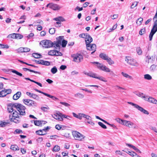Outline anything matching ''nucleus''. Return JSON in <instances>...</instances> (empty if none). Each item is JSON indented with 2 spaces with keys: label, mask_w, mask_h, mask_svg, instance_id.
<instances>
[{
  "label": "nucleus",
  "mask_w": 157,
  "mask_h": 157,
  "mask_svg": "<svg viewBox=\"0 0 157 157\" xmlns=\"http://www.w3.org/2000/svg\"><path fill=\"white\" fill-rule=\"evenodd\" d=\"M145 29H142L140 30L139 32V34L142 35L143 34H144L145 33Z\"/></svg>",
  "instance_id": "6e6d98bb"
},
{
  "label": "nucleus",
  "mask_w": 157,
  "mask_h": 157,
  "mask_svg": "<svg viewBox=\"0 0 157 157\" xmlns=\"http://www.w3.org/2000/svg\"><path fill=\"white\" fill-rule=\"evenodd\" d=\"M155 59V58L153 56L148 55L146 57L145 61L148 64H151Z\"/></svg>",
  "instance_id": "2eb2a0df"
},
{
  "label": "nucleus",
  "mask_w": 157,
  "mask_h": 157,
  "mask_svg": "<svg viewBox=\"0 0 157 157\" xmlns=\"http://www.w3.org/2000/svg\"><path fill=\"white\" fill-rule=\"evenodd\" d=\"M53 20L57 21H65L64 19L62 17H58L54 18Z\"/></svg>",
  "instance_id": "c85d7f7f"
},
{
  "label": "nucleus",
  "mask_w": 157,
  "mask_h": 157,
  "mask_svg": "<svg viewBox=\"0 0 157 157\" xmlns=\"http://www.w3.org/2000/svg\"><path fill=\"white\" fill-rule=\"evenodd\" d=\"M144 78L145 79L148 80H151L152 78L151 76L149 74H146L144 75Z\"/></svg>",
  "instance_id": "79ce46f5"
},
{
  "label": "nucleus",
  "mask_w": 157,
  "mask_h": 157,
  "mask_svg": "<svg viewBox=\"0 0 157 157\" xmlns=\"http://www.w3.org/2000/svg\"><path fill=\"white\" fill-rule=\"evenodd\" d=\"M93 39L88 34L85 39V41L86 45H88V44L92 41Z\"/></svg>",
  "instance_id": "6ab92c4d"
},
{
  "label": "nucleus",
  "mask_w": 157,
  "mask_h": 157,
  "mask_svg": "<svg viewBox=\"0 0 157 157\" xmlns=\"http://www.w3.org/2000/svg\"><path fill=\"white\" fill-rule=\"evenodd\" d=\"M99 57L102 59L106 60L110 65L114 64V62L107 55L104 53H101L100 54Z\"/></svg>",
  "instance_id": "39448f33"
},
{
  "label": "nucleus",
  "mask_w": 157,
  "mask_h": 157,
  "mask_svg": "<svg viewBox=\"0 0 157 157\" xmlns=\"http://www.w3.org/2000/svg\"><path fill=\"white\" fill-rule=\"evenodd\" d=\"M55 32V29L54 28H51L49 29V33L51 34H54Z\"/></svg>",
  "instance_id": "3c124183"
},
{
  "label": "nucleus",
  "mask_w": 157,
  "mask_h": 157,
  "mask_svg": "<svg viewBox=\"0 0 157 157\" xmlns=\"http://www.w3.org/2000/svg\"><path fill=\"white\" fill-rule=\"evenodd\" d=\"M128 127L130 128H137L138 127L133 123L128 121Z\"/></svg>",
  "instance_id": "a878e982"
},
{
  "label": "nucleus",
  "mask_w": 157,
  "mask_h": 157,
  "mask_svg": "<svg viewBox=\"0 0 157 157\" xmlns=\"http://www.w3.org/2000/svg\"><path fill=\"white\" fill-rule=\"evenodd\" d=\"M148 101L154 104H157V100L151 97H149V99H148Z\"/></svg>",
  "instance_id": "393cba45"
},
{
  "label": "nucleus",
  "mask_w": 157,
  "mask_h": 157,
  "mask_svg": "<svg viewBox=\"0 0 157 157\" xmlns=\"http://www.w3.org/2000/svg\"><path fill=\"white\" fill-rule=\"evenodd\" d=\"M0 46L2 48H9V46L7 44L4 45L2 44H0Z\"/></svg>",
  "instance_id": "052dcab7"
},
{
  "label": "nucleus",
  "mask_w": 157,
  "mask_h": 157,
  "mask_svg": "<svg viewBox=\"0 0 157 157\" xmlns=\"http://www.w3.org/2000/svg\"><path fill=\"white\" fill-rule=\"evenodd\" d=\"M38 92L41 93V94H44L45 96H47L50 98H52L54 100H55L56 99H58V98H57L49 94H48L47 93L43 92L39 90V92Z\"/></svg>",
  "instance_id": "4be33fe9"
},
{
  "label": "nucleus",
  "mask_w": 157,
  "mask_h": 157,
  "mask_svg": "<svg viewBox=\"0 0 157 157\" xmlns=\"http://www.w3.org/2000/svg\"><path fill=\"white\" fill-rule=\"evenodd\" d=\"M23 101L25 104L29 106H31L33 105H35L36 104V102L30 99H24Z\"/></svg>",
  "instance_id": "4468645a"
},
{
  "label": "nucleus",
  "mask_w": 157,
  "mask_h": 157,
  "mask_svg": "<svg viewBox=\"0 0 157 157\" xmlns=\"http://www.w3.org/2000/svg\"><path fill=\"white\" fill-rule=\"evenodd\" d=\"M15 133L18 134L21 133H22V131L20 129H16L14 133Z\"/></svg>",
  "instance_id": "e2e57ef3"
},
{
  "label": "nucleus",
  "mask_w": 157,
  "mask_h": 157,
  "mask_svg": "<svg viewBox=\"0 0 157 157\" xmlns=\"http://www.w3.org/2000/svg\"><path fill=\"white\" fill-rule=\"evenodd\" d=\"M138 3V2H134L131 6V8L132 9L134 8L135 7H136L137 6Z\"/></svg>",
  "instance_id": "4d7b16f0"
},
{
  "label": "nucleus",
  "mask_w": 157,
  "mask_h": 157,
  "mask_svg": "<svg viewBox=\"0 0 157 157\" xmlns=\"http://www.w3.org/2000/svg\"><path fill=\"white\" fill-rule=\"evenodd\" d=\"M47 7H49L53 10H59L61 7L58 5L53 3H49L47 5Z\"/></svg>",
  "instance_id": "ddd939ff"
},
{
  "label": "nucleus",
  "mask_w": 157,
  "mask_h": 157,
  "mask_svg": "<svg viewBox=\"0 0 157 157\" xmlns=\"http://www.w3.org/2000/svg\"><path fill=\"white\" fill-rule=\"evenodd\" d=\"M143 21V18L140 17L136 20V23L138 25H140L141 24Z\"/></svg>",
  "instance_id": "72a5a7b5"
},
{
  "label": "nucleus",
  "mask_w": 157,
  "mask_h": 157,
  "mask_svg": "<svg viewBox=\"0 0 157 157\" xmlns=\"http://www.w3.org/2000/svg\"><path fill=\"white\" fill-rule=\"evenodd\" d=\"M23 69L24 71H29L30 72H34L35 73H39V72H38L36 71H34L33 70L29 69L26 68H23Z\"/></svg>",
  "instance_id": "58836bf2"
},
{
  "label": "nucleus",
  "mask_w": 157,
  "mask_h": 157,
  "mask_svg": "<svg viewBox=\"0 0 157 157\" xmlns=\"http://www.w3.org/2000/svg\"><path fill=\"white\" fill-rule=\"evenodd\" d=\"M102 71L107 72H111L112 73H113V72L110 70V69L105 65L104 66Z\"/></svg>",
  "instance_id": "cd10ccee"
},
{
  "label": "nucleus",
  "mask_w": 157,
  "mask_h": 157,
  "mask_svg": "<svg viewBox=\"0 0 157 157\" xmlns=\"http://www.w3.org/2000/svg\"><path fill=\"white\" fill-rule=\"evenodd\" d=\"M83 118H86V120H91V118L90 116L84 114Z\"/></svg>",
  "instance_id": "49530a36"
},
{
  "label": "nucleus",
  "mask_w": 157,
  "mask_h": 157,
  "mask_svg": "<svg viewBox=\"0 0 157 157\" xmlns=\"http://www.w3.org/2000/svg\"><path fill=\"white\" fill-rule=\"evenodd\" d=\"M136 52L139 55H141L142 53V51L140 47L137 48H136Z\"/></svg>",
  "instance_id": "c9c22d12"
},
{
  "label": "nucleus",
  "mask_w": 157,
  "mask_h": 157,
  "mask_svg": "<svg viewBox=\"0 0 157 157\" xmlns=\"http://www.w3.org/2000/svg\"><path fill=\"white\" fill-rule=\"evenodd\" d=\"M47 122L44 121H35L34 124L37 126H41L42 124H45Z\"/></svg>",
  "instance_id": "a211bd4d"
},
{
  "label": "nucleus",
  "mask_w": 157,
  "mask_h": 157,
  "mask_svg": "<svg viewBox=\"0 0 157 157\" xmlns=\"http://www.w3.org/2000/svg\"><path fill=\"white\" fill-rule=\"evenodd\" d=\"M40 44L42 45L43 47L48 48L52 47H53V43L51 41L48 40H45L41 41Z\"/></svg>",
  "instance_id": "423d86ee"
},
{
  "label": "nucleus",
  "mask_w": 157,
  "mask_h": 157,
  "mask_svg": "<svg viewBox=\"0 0 157 157\" xmlns=\"http://www.w3.org/2000/svg\"><path fill=\"white\" fill-rule=\"evenodd\" d=\"M62 113L59 111L55 113L54 114L52 115V117L59 121H62L63 120V118H62Z\"/></svg>",
  "instance_id": "9b49d317"
},
{
  "label": "nucleus",
  "mask_w": 157,
  "mask_h": 157,
  "mask_svg": "<svg viewBox=\"0 0 157 157\" xmlns=\"http://www.w3.org/2000/svg\"><path fill=\"white\" fill-rule=\"evenodd\" d=\"M157 31V19L154 22V25L151 32L149 35V40L151 41L152 39V37L154 34Z\"/></svg>",
  "instance_id": "0eeeda50"
},
{
  "label": "nucleus",
  "mask_w": 157,
  "mask_h": 157,
  "mask_svg": "<svg viewBox=\"0 0 157 157\" xmlns=\"http://www.w3.org/2000/svg\"><path fill=\"white\" fill-rule=\"evenodd\" d=\"M49 128L48 126H47L46 128H44L42 129H41V130L42 131V132L44 133V132H46L48 130Z\"/></svg>",
  "instance_id": "680f3d73"
},
{
  "label": "nucleus",
  "mask_w": 157,
  "mask_h": 157,
  "mask_svg": "<svg viewBox=\"0 0 157 157\" xmlns=\"http://www.w3.org/2000/svg\"><path fill=\"white\" fill-rule=\"evenodd\" d=\"M128 147L130 148H132L133 150L136 149V147H135L130 144H128Z\"/></svg>",
  "instance_id": "774afa93"
},
{
  "label": "nucleus",
  "mask_w": 157,
  "mask_h": 157,
  "mask_svg": "<svg viewBox=\"0 0 157 157\" xmlns=\"http://www.w3.org/2000/svg\"><path fill=\"white\" fill-rule=\"evenodd\" d=\"M21 92H17L16 94H14L13 96V99L14 100L18 99L21 96Z\"/></svg>",
  "instance_id": "b1692460"
},
{
  "label": "nucleus",
  "mask_w": 157,
  "mask_h": 157,
  "mask_svg": "<svg viewBox=\"0 0 157 157\" xmlns=\"http://www.w3.org/2000/svg\"><path fill=\"white\" fill-rule=\"evenodd\" d=\"M88 34L87 33H82L80 34L79 35V36L80 37L86 38V36H87Z\"/></svg>",
  "instance_id": "603ef678"
},
{
  "label": "nucleus",
  "mask_w": 157,
  "mask_h": 157,
  "mask_svg": "<svg viewBox=\"0 0 157 157\" xmlns=\"http://www.w3.org/2000/svg\"><path fill=\"white\" fill-rule=\"evenodd\" d=\"M32 97L33 99L38 101L40 99L39 97L37 95L34 94H33Z\"/></svg>",
  "instance_id": "ea45409f"
},
{
  "label": "nucleus",
  "mask_w": 157,
  "mask_h": 157,
  "mask_svg": "<svg viewBox=\"0 0 157 157\" xmlns=\"http://www.w3.org/2000/svg\"><path fill=\"white\" fill-rule=\"evenodd\" d=\"M7 123L5 122L0 121V126L1 127H4L5 126Z\"/></svg>",
  "instance_id": "8fccbe9b"
},
{
  "label": "nucleus",
  "mask_w": 157,
  "mask_h": 157,
  "mask_svg": "<svg viewBox=\"0 0 157 157\" xmlns=\"http://www.w3.org/2000/svg\"><path fill=\"white\" fill-rule=\"evenodd\" d=\"M61 128V126L59 124H57L55 126L56 128L58 130H60Z\"/></svg>",
  "instance_id": "69168bd1"
},
{
  "label": "nucleus",
  "mask_w": 157,
  "mask_h": 157,
  "mask_svg": "<svg viewBox=\"0 0 157 157\" xmlns=\"http://www.w3.org/2000/svg\"><path fill=\"white\" fill-rule=\"evenodd\" d=\"M37 63L43 65L48 66L50 65V63L47 61H44L43 60H40L36 62Z\"/></svg>",
  "instance_id": "f3484780"
},
{
  "label": "nucleus",
  "mask_w": 157,
  "mask_h": 157,
  "mask_svg": "<svg viewBox=\"0 0 157 157\" xmlns=\"http://www.w3.org/2000/svg\"><path fill=\"white\" fill-rule=\"evenodd\" d=\"M86 46L87 50L93 51L91 53V54H93L96 51V46L95 44H89L88 45H86Z\"/></svg>",
  "instance_id": "f8f14e48"
},
{
  "label": "nucleus",
  "mask_w": 157,
  "mask_h": 157,
  "mask_svg": "<svg viewBox=\"0 0 157 157\" xmlns=\"http://www.w3.org/2000/svg\"><path fill=\"white\" fill-rule=\"evenodd\" d=\"M60 103L66 107H68L70 106V105L69 104L65 102H60Z\"/></svg>",
  "instance_id": "13d9d810"
},
{
  "label": "nucleus",
  "mask_w": 157,
  "mask_h": 157,
  "mask_svg": "<svg viewBox=\"0 0 157 157\" xmlns=\"http://www.w3.org/2000/svg\"><path fill=\"white\" fill-rule=\"evenodd\" d=\"M51 71L52 74H55L57 71V69L56 67L55 66L51 69Z\"/></svg>",
  "instance_id": "4c0bfd02"
},
{
  "label": "nucleus",
  "mask_w": 157,
  "mask_h": 157,
  "mask_svg": "<svg viewBox=\"0 0 157 157\" xmlns=\"http://www.w3.org/2000/svg\"><path fill=\"white\" fill-rule=\"evenodd\" d=\"M72 114L74 117L78 118L80 120L82 119V118H83L84 115V113H79L77 114L74 113H73Z\"/></svg>",
  "instance_id": "aec40b11"
},
{
  "label": "nucleus",
  "mask_w": 157,
  "mask_h": 157,
  "mask_svg": "<svg viewBox=\"0 0 157 157\" xmlns=\"http://www.w3.org/2000/svg\"><path fill=\"white\" fill-rule=\"evenodd\" d=\"M91 63L93 64H97V67L98 68L102 71L104 66V65L102 64L99 63L98 62H91Z\"/></svg>",
  "instance_id": "412c9836"
},
{
  "label": "nucleus",
  "mask_w": 157,
  "mask_h": 157,
  "mask_svg": "<svg viewBox=\"0 0 157 157\" xmlns=\"http://www.w3.org/2000/svg\"><path fill=\"white\" fill-rule=\"evenodd\" d=\"M67 42V41L63 40L62 41V47H64L66 46Z\"/></svg>",
  "instance_id": "864d4df0"
},
{
  "label": "nucleus",
  "mask_w": 157,
  "mask_h": 157,
  "mask_svg": "<svg viewBox=\"0 0 157 157\" xmlns=\"http://www.w3.org/2000/svg\"><path fill=\"white\" fill-rule=\"evenodd\" d=\"M63 39V36H59L57 38V41L53 42V47L56 49H59Z\"/></svg>",
  "instance_id": "6e6552de"
},
{
  "label": "nucleus",
  "mask_w": 157,
  "mask_h": 157,
  "mask_svg": "<svg viewBox=\"0 0 157 157\" xmlns=\"http://www.w3.org/2000/svg\"><path fill=\"white\" fill-rule=\"evenodd\" d=\"M23 37V36L19 34L16 33V39H21Z\"/></svg>",
  "instance_id": "a18cd8bd"
},
{
  "label": "nucleus",
  "mask_w": 157,
  "mask_h": 157,
  "mask_svg": "<svg viewBox=\"0 0 157 157\" xmlns=\"http://www.w3.org/2000/svg\"><path fill=\"white\" fill-rule=\"evenodd\" d=\"M38 92L41 93V94H44L45 96H47L50 98H52L54 100H55L56 99H58V98H57L49 94H48L47 93L43 92L39 90V92Z\"/></svg>",
  "instance_id": "5701e85b"
},
{
  "label": "nucleus",
  "mask_w": 157,
  "mask_h": 157,
  "mask_svg": "<svg viewBox=\"0 0 157 157\" xmlns=\"http://www.w3.org/2000/svg\"><path fill=\"white\" fill-rule=\"evenodd\" d=\"M10 149L14 151H18L19 150L18 147L16 145H11L10 147Z\"/></svg>",
  "instance_id": "7c9ffc66"
},
{
  "label": "nucleus",
  "mask_w": 157,
  "mask_h": 157,
  "mask_svg": "<svg viewBox=\"0 0 157 157\" xmlns=\"http://www.w3.org/2000/svg\"><path fill=\"white\" fill-rule=\"evenodd\" d=\"M128 104H130L132 106H133L135 108H136L138 110L140 111L141 112H142L143 113L147 115L149 114V113L147 110H145L142 107L140 106L139 105L131 102H128Z\"/></svg>",
  "instance_id": "9d476101"
},
{
  "label": "nucleus",
  "mask_w": 157,
  "mask_h": 157,
  "mask_svg": "<svg viewBox=\"0 0 157 157\" xmlns=\"http://www.w3.org/2000/svg\"><path fill=\"white\" fill-rule=\"evenodd\" d=\"M60 150V147L58 145H56L54 146L52 149V151L56 152L59 151Z\"/></svg>",
  "instance_id": "473e14b6"
},
{
  "label": "nucleus",
  "mask_w": 157,
  "mask_h": 157,
  "mask_svg": "<svg viewBox=\"0 0 157 157\" xmlns=\"http://www.w3.org/2000/svg\"><path fill=\"white\" fill-rule=\"evenodd\" d=\"M98 124L100 126H101L104 129L106 128V126L105 125H104L102 123L100 122H99L98 123Z\"/></svg>",
  "instance_id": "5fc2aeb1"
},
{
  "label": "nucleus",
  "mask_w": 157,
  "mask_h": 157,
  "mask_svg": "<svg viewBox=\"0 0 157 157\" xmlns=\"http://www.w3.org/2000/svg\"><path fill=\"white\" fill-rule=\"evenodd\" d=\"M128 64L132 66H137L136 62L133 59L128 57Z\"/></svg>",
  "instance_id": "dca6fc26"
},
{
  "label": "nucleus",
  "mask_w": 157,
  "mask_h": 157,
  "mask_svg": "<svg viewBox=\"0 0 157 157\" xmlns=\"http://www.w3.org/2000/svg\"><path fill=\"white\" fill-rule=\"evenodd\" d=\"M13 108H15L20 113V115H24L25 114V109L26 108L25 106L21 104L18 103L11 104L9 105V109L12 110Z\"/></svg>",
  "instance_id": "f03ea898"
},
{
  "label": "nucleus",
  "mask_w": 157,
  "mask_h": 157,
  "mask_svg": "<svg viewBox=\"0 0 157 157\" xmlns=\"http://www.w3.org/2000/svg\"><path fill=\"white\" fill-rule=\"evenodd\" d=\"M83 73L88 76H89L90 77H92L93 78L98 79L104 82H106L107 81L105 79L104 77L99 76L97 75L96 73H93L92 72H87L85 71H84L83 72Z\"/></svg>",
  "instance_id": "7ed1b4c3"
},
{
  "label": "nucleus",
  "mask_w": 157,
  "mask_h": 157,
  "mask_svg": "<svg viewBox=\"0 0 157 157\" xmlns=\"http://www.w3.org/2000/svg\"><path fill=\"white\" fill-rule=\"evenodd\" d=\"M128 154L132 157H141L138 155L136 153L133 151H128Z\"/></svg>",
  "instance_id": "bb28decb"
},
{
  "label": "nucleus",
  "mask_w": 157,
  "mask_h": 157,
  "mask_svg": "<svg viewBox=\"0 0 157 157\" xmlns=\"http://www.w3.org/2000/svg\"><path fill=\"white\" fill-rule=\"evenodd\" d=\"M8 37L9 38L16 39V33L10 34L8 36Z\"/></svg>",
  "instance_id": "a19ab883"
},
{
  "label": "nucleus",
  "mask_w": 157,
  "mask_h": 157,
  "mask_svg": "<svg viewBox=\"0 0 157 157\" xmlns=\"http://www.w3.org/2000/svg\"><path fill=\"white\" fill-rule=\"evenodd\" d=\"M55 50H51L48 52V54L49 55L54 56L56 55Z\"/></svg>",
  "instance_id": "09e8293b"
},
{
  "label": "nucleus",
  "mask_w": 157,
  "mask_h": 157,
  "mask_svg": "<svg viewBox=\"0 0 157 157\" xmlns=\"http://www.w3.org/2000/svg\"><path fill=\"white\" fill-rule=\"evenodd\" d=\"M25 79L26 80H29L30 81L32 82H33L36 84H37L39 86H40V87H42V84L39 82H36L34 80H32V79H30L29 78H25Z\"/></svg>",
  "instance_id": "c756f323"
},
{
  "label": "nucleus",
  "mask_w": 157,
  "mask_h": 157,
  "mask_svg": "<svg viewBox=\"0 0 157 157\" xmlns=\"http://www.w3.org/2000/svg\"><path fill=\"white\" fill-rule=\"evenodd\" d=\"M41 110L44 112H46L47 110L49 109V107L47 106L46 107H42L40 108Z\"/></svg>",
  "instance_id": "de8ad7c7"
},
{
  "label": "nucleus",
  "mask_w": 157,
  "mask_h": 157,
  "mask_svg": "<svg viewBox=\"0 0 157 157\" xmlns=\"http://www.w3.org/2000/svg\"><path fill=\"white\" fill-rule=\"evenodd\" d=\"M75 96L76 97L78 98H83L84 97V95H83L80 93H77V94H75Z\"/></svg>",
  "instance_id": "2f4dec72"
},
{
  "label": "nucleus",
  "mask_w": 157,
  "mask_h": 157,
  "mask_svg": "<svg viewBox=\"0 0 157 157\" xmlns=\"http://www.w3.org/2000/svg\"><path fill=\"white\" fill-rule=\"evenodd\" d=\"M24 50L23 47H21L17 49V51L18 52H24Z\"/></svg>",
  "instance_id": "338daca9"
},
{
  "label": "nucleus",
  "mask_w": 157,
  "mask_h": 157,
  "mask_svg": "<svg viewBox=\"0 0 157 157\" xmlns=\"http://www.w3.org/2000/svg\"><path fill=\"white\" fill-rule=\"evenodd\" d=\"M116 121L119 123L121 124L123 123V120L119 118H117L115 119Z\"/></svg>",
  "instance_id": "bf43d9fd"
},
{
  "label": "nucleus",
  "mask_w": 157,
  "mask_h": 157,
  "mask_svg": "<svg viewBox=\"0 0 157 157\" xmlns=\"http://www.w3.org/2000/svg\"><path fill=\"white\" fill-rule=\"evenodd\" d=\"M32 56L33 57L36 58H40L41 56V55L37 53H33L32 54Z\"/></svg>",
  "instance_id": "e433bc0d"
},
{
  "label": "nucleus",
  "mask_w": 157,
  "mask_h": 157,
  "mask_svg": "<svg viewBox=\"0 0 157 157\" xmlns=\"http://www.w3.org/2000/svg\"><path fill=\"white\" fill-rule=\"evenodd\" d=\"M73 137L75 140L80 141H82L85 138V136L80 132L76 131L72 132Z\"/></svg>",
  "instance_id": "20e7f679"
},
{
  "label": "nucleus",
  "mask_w": 157,
  "mask_h": 157,
  "mask_svg": "<svg viewBox=\"0 0 157 157\" xmlns=\"http://www.w3.org/2000/svg\"><path fill=\"white\" fill-rule=\"evenodd\" d=\"M9 105L8 107V110L9 113H12L9 116V118L11 121H13L15 123H17L19 122V120L20 117L21 115H20L16 110L15 108H13L12 110L9 109Z\"/></svg>",
  "instance_id": "f257e3e1"
},
{
  "label": "nucleus",
  "mask_w": 157,
  "mask_h": 157,
  "mask_svg": "<svg viewBox=\"0 0 157 157\" xmlns=\"http://www.w3.org/2000/svg\"><path fill=\"white\" fill-rule=\"evenodd\" d=\"M62 118H64L67 119L69 120L70 119L69 118H70V117L69 116H67L63 114L62 113Z\"/></svg>",
  "instance_id": "0e129e2a"
},
{
  "label": "nucleus",
  "mask_w": 157,
  "mask_h": 157,
  "mask_svg": "<svg viewBox=\"0 0 157 157\" xmlns=\"http://www.w3.org/2000/svg\"><path fill=\"white\" fill-rule=\"evenodd\" d=\"M7 94L6 93L4 90L0 91V97H3L6 96Z\"/></svg>",
  "instance_id": "f704fd0d"
},
{
  "label": "nucleus",
  "mask_w": 157,
  "mask_h": 157,
  "mask_svg": "<svg viewBox=\"0 0 157 157\" xmlns=\"http://www.w3.org/2000/svg\"><path fill=\"white\" fill-rule=\"evenodd\" d=\"M12 72L13 73H15L16 75H19L20 76H23V75H22V74L21 73L18 72V71H16L15 70H12Z\"/></svg>",
  "instance_id": "37998d69"
},
{
  "label": "nucleus",
  "mask_w": 157,
  "mask_h": 157,
  "mask_svg": "<svg viewBox=\"0 0 157 157\" xmlns=\"http://www.w3.org/2000/svg\"><path fill=\"white\" fill-rule=\"evenodd\" d=\"M36 133L37 135H43L46 134V133H43V132H42L41 130H40L36 131Z\"/></svg>",
  "instance_id": "c03bdc74"
},
{
  "label": "nucleus",
  "mask_w": 157,
  "mask_h": 157,
  "mask_svg": "<svg viewBox=\"0 0 157 157\" xmlns=\"http://www.w3.org/2000/svg\"><path fill=\"white\" fill-rule=\"evenodd\" d=\"M71 57L73 58V61L77 63H79L83 60V56L80 54H73L71 55Z\"/></svg>",
  "instance_id": "1a4fd4ad"
}]
</instances>
